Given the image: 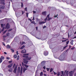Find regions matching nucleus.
Segmentation results:
<instances>
[{
	"label": "nucleus",
	"mask_w": 76,
	"mask_h": 76,
	"mask_svg": "<svg viewBox=\"0 0 76 76\" xmlns=\"http://www.w3.org/2000/svg\"><path fill=\"white\" fill-rule=\"evenodd\" d=\"M4 27L3 29L1 30V32H2V31H4Z\"/></svg>",
	"instance_id": "nucleus-52"
},
{
	"label": "nucleus",
	"mask_w": 76,
	"mask_h": 76,
	"mask_svg": "<svg viewBox=\"0 0 76 76\" xmlns=\"http://www.w3.org/2000/svg\"><path fill=\"white\" fill-rule=\"evenodd\" d=\"M33 13H36V12L35 11H33Z\"/></svg>",
	"instance_id": "nucleus-62"
},
{
	"label": "nucleus",
	"mask_w": 76,
	"mask_h": 76,
	"mask_svg": "<svg viewBox=\"0 0 76 76\" xmlns=\"http://www.w3.org/2000/svg\"><path fill=\"white\" fill-rule=\"evenodd\" d=\"M6 32H7V30H5L3 32V34H5V33Z\"/></svg>",
	"instance_id": "nucleus-47"
},
{
	"label": "nucleus",
	"mask_w": 76,
	"mask_h": 76,
	"mask_svg": "<svg viewBox=\"0 0 76 76\" xmlns=\"http://www.w3.org/2000/svg\"><path fill=\"white\" fill-rule=\"evenodd\" d=\"M3 38H6V37H7V36L6 35H4L3 36Z\"/></svg>",
	"instance_id": "nucleus-51"
},
{
	"label": "nucleus",
	"mask_w": 76,
	"mask_h": 76,
	"mask_svg": "<svg viewBox=\"0 0 76 76\" xmlns=\"http://www.w3.org/2000/svg\"><path fill=\"white\" fill-rule=\"evenodd\" d=\"M48 21H49V20H51V19H53L52 18H50L49 17V18H48Z\"/></svg>",
	"instance_id": "nucleus-27"
},
{
	"label": "nucleus",
	"mask_w": 76,
	"mask_h": 76,
	"mask_svg": "<svg viewBox=\"0 0 76 76\" xmlns=\"http://www.w3.org/2000/svg\"><path fill=\"white\" fill-rule=\"evenodd\" d=\"M23 70V67H21V73H22V71Z\"/></svg>",
	"instance_id": "nucleus-24"
},
{
	"label": "nucleus",
	"mask_w": 76,
	"mask_h": 76,
	"mask_svg": "<svg viewBox=\"0 0 76 76\" xmlns=\"http://www.w3.org/2000/svg\"><path fill=\"white\" fill-rule=\"evenodd\" d=\"M68 72H69V71H65V72H64V74L65 75V76H66V75L67 76H69V74H68Z\"/></svg>",
	"instance_id": "nucleus-9"
},
{
	"label": "nucleus",
	"mask_w": 76,
	"mask_h": 76,
	"mask_svg": "<svg viewBox=\"0 0 76 76\" xmlns=\"http://www.w3.org/2000/svg\"><path fill=\"white\" fill-rule=\"evenodd\" d=\"M2 61H3V60L2 59H1V58H0V63H1L2 62Z\"/></svg>",
	"instance_id": "nucleus-34"
},
{
	"label": "nucleus",
	"mask_w": 76,
	"mask_h": 76,
	"mask_svg": "<svg viewBox=\"0 0 76 76\" xmlns=\"http://www.w3.org/2000/svg\"><path fill=\"white\" fill-rule=\"evenodd\" d=\"M16 54H17V55H18V54H19V53H18V51H17L16 52Z\"/></svg>",
	"instance_id": "nucleus-55"
},
{
	"label": "nucleus",
	"mask_w": 76,
	"mask_h": 76,
	"mask_svg": "<svg viewBox=\"0 0 76 76\" xmlns=\"http://www.w3.org/2000/svg\"><path fill=\"white\" fill-rule=\"evenodd\" d=\"M15 64H14L13 65V66L12 67L13 68H15Z\"/></svg>",
	"instance_id": "nucleus-48"
},
{
	"label": "nucleus",
	"mask_w": 76,
	"mask_h": 76,
	"mask_svg": "<svg viewBox=\"0 0 76 76\" xmlns=\"http://www.w3.org/2000/svg\"><path fill=\"white\" fill-rule=\"evenodd\" d=\"M58 59H59V60H60L61 61L63 60L62 58H61V56H59V57Z\"/></svg>",
	"instance_id": "nucleus-18"
},
{
	"label": "nucleus",
	"mask_w": 76,
	"mask_h": 76,
	"mask_svg": "<svg viewBox=\"0 0 76 76\" xmlns=\"http://www.w3.org/2000/svg\"><path fill=\"white\" fill-rule=\"evenodd\" d=\"M9 23H7L5 29H9L10 28V26L9 25Z\"/></svg>",
	"instance_id": "nucleus-8"
},
{
	"label": "nucleus",
	"mask_w": 76,
	"mask_h": 76,
	"mask_svg": "<svg viewBox=\"0 0 76 76\" xmlns=\"http://www.w3.org/2000/svg\"><path fill=\"white\" fill-rule=\"evenodd\" d=\"M53 68H51L50 69V73H51V72H53Z\"/></svg>",
	"instance_id": "nucleus-21"
},
{
	"label": "nucleus",
	"mask_w": 76,
	"mask_h": 76,
	"mask_svg": "<svg viewBox=\"0 0 76 76\" xmlns=\"http://www.w3.org/2000/svg\"><path fill=\"white\" fill-rule=\"evenodd\" d=\"M23 58H25L23 59V61L24 63L27 64L28 63V60H31V57L28 56H29L28 53L23 54Z\"/></svg>",
	"instance_id": "nucleus-1"
},
{
	"label": "nucleus",
	"mask_w": 76,
	"mask_h": 76,
	"mask_svg": "<svg viewBox=\"0 0 76 76\" xmlns=\"http://www.w3.org/2000/svg\"><path fill=\"white\" fill-rule=\"evenodd\" d=\"M6 59H7V60H9V59H10V58L9 57H7Z\"/></svg>",
	"instance_id": "nucleus-50"
},
{
	"label": "nucleus",
	"mask_w": 76,
	"mask_h": 76,
	"mask_svg": "<svg viewBox=\"0 0 76 76\" xmlns=\"http://www.w3.org/2000/svg\"><path fill=\"white\" fill-rule=\"evenodd\" d=\"M11 52H12V53H14V52H15V50H14L11 49Z\"/></svg>",
	"instance_id": "nucleus-28"
},
{
	"label": "nucleus",
	"mask_w": 76,
	"mask_h": 76,
	"mask_svg": "<svg viewBox=\"0 0 76 76\" xmlns=\"http://www.w3.org/2000/svg\"><path fill=\"white\" fill-rule=\"evenodd\" d=\"M21 53L22 54H24L26 53V50L24 48L23 50H22L21 51Z\"/></svg>",
	"instance_id": "nucleus-7"
},
{
	"label": "nucleus",
	"mask_w": 76,
	"mask_h": 76,
	"mask_svg": "<svg viewBox=\"0 0 76 76\" xmlns=\"http://www.w3.org/2000/svg\"><path fill=\"white\" fill-rule=\"evenodd\" d=\"M74 76H76V73H75L74 74Z\"/></svg>",
	"instance_id": "nucleus-64"
},
{
	"label": "nucleus",
	"mask_w": 76,
	"mask_h": 76,
	"mask_svg": "<svg viewBox=\"0 0 76 76\" xmlns=\"http://www.w3.org/2000/svg\"><path fill=\"white\" fill-rule=\"evenodd\" d=\"M31 23H33V24H34V25H35V21H34L31 22Z\"/></svg>",
	"instance_id": "nucleus-37"
},
{
	"label": "nucleus",
	"mask_w": 76,
	"mask_h": 76,
	"mask_svg": "<svg viewBox=\"0 0 76 76\" xmlns=\"http://www.w3.org/2000/svg\"><path fill=\"white\" fill-rule=\"evenodd\" d=\"M0 4H4L5 5V0H0Z\"/></svg>",
	"instance_id": "nucleus-5"
},
{
	"label": "nucleus",
	"mask_w": 76,
	"mask_h": 76,
	"mask_svg": "<svg viewBox=\"0 0 76 76\" xmlns=\"http://www.w3.org/2000/svg\"><path fill=\"white\" fill-rule=\"evenodd\" d=\"M43 75V72H41L40 73V76H42Z\"/></svg>",
	"instance_id": "nucleus-30"
},
{
	"label": "nucleus",
	"mask_w": 76,
	"mask_h": 76,
	"mask_svg": "<svg viewBox=\"0 0 76 76\" xmlns=\"http://www.w3.org/2000/svg\"><path fill=\"white\" fill-rule=\"evenodd\" d=\"M17 70H18V72H20V67H18V69H17Z\"/></svg>",
	"instance_id": "nucleus-19"
},
{
	"label": "nucleus",
	"mask_w": 76,
	"mask_h": 76,
	"mask_svg": "<svg viewBox=\"0 0 76 76\" xmlns=\"http://www.w3.org/2000/svg\"><path fill=\"white\" fill-rule=\"evenodd\" d=\"M1 58V59H2V60H3L4 58V57L3 56H1V58Z\"/></svg>",
	"instance_id": "nucleus-35"
},
{
	"label": "nucleus",
	"mask_w": 76,
	"mask_h": 76,
	"mask_svg": "<svg viewBox=\"0 0 76 76\" xmlns=\"http://www.w3.org/2000/svg\"><path fill=\"white\" fill-rule=\"evenodd\" d=\"M74 73V72H73L72 71L69 72V76H73Z\"/></svg>",
	"instance_id": "nucleus-4"
},
{
	"label": "nucleus",
	"mask_w": 76,
	"mask_h": 76,
	"mask_svg": "<svg viewBox=\"0 0 76 76\" xmlns=\"http://www.w3.org/2000/svg\"><path fill=\"white\" fill-rule=\"evenodd\" d=\"M8 63L9 64L11 63H12V61H9Z\"/></svg>",
	"instance_id": "nucleus-41"
},
{
	"label": "nucleus",
	"mask_w": 76,
	"mask_h": 76,
	"mask_svg": "<svg viewBox=\"0 0 76 76\" xmlns=\"http://www.w3.org/2000/svg\"><path fill=\"white\" fill-rule=\"evenodd\" d=\"M32 20H35V18H34V16L33 17V19H32Z\"/></svg>",
	"instance_id": "nucleus-60"
},
{
	"label": "nucleus",
	"mask_w": 76,
	"mask_h": 76,
	"mask_svg": "<svg viewBox=\"0 0 76 76\" xmlns=\"http://www.w3.org/2000/svg\"><path fill=\"white\" fill-rule=\"evenodd\" d=\"M6 48L7 49H10V48L11 47H10V46L9 45H7Z\"/></svg>",
	"instance_id": "nucleus-14"
},
{
	"label": "nucleus",
	"mask_w": 76,
	"mask_h": 76,
	"mask_svg": "<svg viewBox=\"0 0 76 76\" xmlns=\"http://www.w3.org/2000/svg\"><path fill=\"white\" fill-rule=\"evenodd\" d=\"M66 42V45H67L69 44V40H68L67 42Z\"/></svg>",
	"instance_id": "nucleus-33"
},
{
	"label": "nucleus",
	"mask_w": 76,
	"mask_h": 76,
	"mask_svg": "<svg viewBox=\"0 0 76 76\" xmlns=\"http://www.w3.org/2000/svg\"><path fill=\"white\" fill-rule=\"evenodd\" d=\"M10 35V33H7L6 34V35H7V37H8V36H9Z\"/></svg>",
	"instance_id": "nucleus-23"
},
{
	"label": "nucleus",
	"mask_w": 76,
	"mask_h": 76,
	"mask_svg": "<svg viewBox=\"0 0 76 76\" xmlns=\"http://www.w3.org/2000/svg\"><path fill=\"white\" fill-rule=\"evenodd\" d=\"M57 16H58V14H57L55 16L54 18H56H56H58V17Z\"/></svg>",
	"instance_id": "nucleus-45"
},
{
	"label": "nucleus",
	"mask_w": 76,
	"mask_h": 76,
	"mask_svg": "<svg viewBox=\"0 0 76 76\" xmlns=\"http://www.w3.org/2000/svg\"><path fill=\"white\" fill-rule=\"evenodd\" d=\"M21 7H23V3L21 2Z\"/></svg>",
	"instance_id": "nucleus-31"
},
{
	"label": "nucleus",
	"mask_w": 76,
	"mask_h": 76,
	"mask_svg": "<svg viewBox=\"0 0 76 76\" xmlns=\"http://www.w3.org/2000/svg\"><path fill=\"white\" fill-rule=\"evenodd\" d=\"M14 57L15 58H17V55H14Z\"/></svg>",
	"instance_id": "nucleus-26"
},
{
	"label": "nucleus",
	"mask_w": 76,
	"mask_h": 76,
	"mask_svg": "<svg viewBox=\"0 0 76 76\" xmlns=\"http://www.w3.org/2000/svg\"><path fill=\"white\" fill-rule=\"evenodd\" d=\"M29 20H30V22H32V20H31V19H30V18H28V19Z\"/></svg>",
	"instance_id": "nucleus-54"
},
{
	"label": "nucleus",
	"mask_w": 76,
	"mask_h": 76,
	"mask_svg": "<svg viewBox=\"0 0 76 76\" xmlns=\"http://www.w3.org/2000/svg\"><path fill=\"white\" fill-rule=\"evenodd\" d=\"M25 48V45H24L22 47H21L20 48V49L21 50H22L24 48Z\"/></svg>",
	"instance_id": "nucleus-17"
},
{
	"label": "nucleus",
	"mask_w": 76,
	"mask_h": 76,
	"mask_svg": "<svg viewBox=\"0 0 76 76\" xmlns=\"http://www.w3.org/2000/svg\"><path fill=\"white\" fill-rule=\"evenodd\" d=\"M24 44H26L25 42L23 41L22 43L21 44V45H23Z\"/></svg>",
	"instance_id": "nucleus-38"
},
{
	"label": "nucleus",
	"mask_w": 76,
	"mask_h": 76,
	"mask_svg": "<svg viewBox=\"0 0 76 76\" xmlns=\"http://www.w3.org/2000/svg\"><path fill=\"white\" fill-rule=\"evenodd\" d=\"M53 72L54 75H57V73L55 72L54 71H53Z\"/></svg>",
	"instance_id": "nucleus-43"
},
{
	"label": "nucleus",
	"mask_w": 76,
	"mask_h": 76,
	"mask_svg": "<svg viewBox=\"0 0 76 76\" xmlns=\"http://www.w3.org/2000/svg\"><path fill=\"white\" fill-rule=\"evenodd\" d=\"M57 75L58 76H59L60 75V73L58 72H57Z\"/></svg>",
	"instance_id": "nucleus-22"
},
{
	"label": "nucleus",
	"mask_w": 76,
	"mask_h": 76,
	"mask_svg": "<svg viewBox=\"0 0 76 76\" xmlns=\"http://www.w3.org/2000/svg\"><path fill=\"white\" fill-rule=\"evenodd\" d=\"M22 65L23 66H25V65H26V64H23V62L22 63Z\"/></svg>",
	"instance_id": "nucleus-40"
},
{
	"label": "nucleus",
	"mask_w": 76,
	"mask_h": 76,
	"mask_svg": "<svg viewBox=\"0 0 76 76\" xmlns=\"http://www.w3.org/2000/svg\"><path fill=\"white\" fill-rule=\"evenodd\" d=\"M12 68H10L8 70V72H12Z\"/></svg>",
	"instance_id": "nucleus-20"
},
{
	"label": "nucleus",
	"mask_w": 76,
	"mask_h": 76,
	"mask_svg": "<svg viewBox=\"0 0 76 76\" xmlns=\"http://www.w3.org/2000/svg\"><path fill=\"white\" fill-rule=\"evenodd\" d=\"M12 30H13L12 29H9L8 30V32H10V31H12Z\"/></svg>",
	"instance_id": "nucleus-36"
},
{
	"label": "nucleus",
	"mask_w": 76,
	"mask_h": 76,
	"mask_svg": "<svg viewBox=\"0 0 76 76\" xmlns=\"http://www.w3.org/2000/svg\"><path fill=\"white\" fill-rule=\"evenodd\" d=\"M24 66L26 67H24L23 68V73H25V71L28 69V67H29V66L27 65H24Z\"/></svg>",
	"instance_id": "nucleus-3"
},
{
	"label": "nucleus",
	"mask_w": 76,
	"mask_h": 76,
	"mask_svg": "<svg viewBox=\"0 0 76 76\" xmlns=\"http://www.w3.org/2000/svg\"><path fill=\"white\" fill-rule=\"evenodd\" d=\"M19 55H18L17 56V60H18L19 59Z\"/></svg>",
	"instance_id": "nucleus-29"
},
{
	"label": "nucleus",
	"mask_w": 76,
	"mask_h": 76,
	"mask_svg": "<svg viewBox=\"0 0 76 76\" xmlns=\"http://www.w3.org/2000/svg\"><path fill=\"white\" fill-rule=\"evenodd\" d=\"M41 64L42 66H44L43 67V69L45 70V61H43L41 63Z\"/></svg>",
	"instance_id": "nucleus-2"
},
{
	"label": "nucleus",
	"mask_w": 76,
	"mask_h": 76,
	"mask_svg": "<svg viewBox=\"0 0 76 76\" xmlns=\"http://www.w3.org/2000/svg\"><path fill=\"white\" fill-rule=\"evenodd\" d=\"M74 48H75L74 47H72L71 48V50H74Z\"/></svg>",
	"instance_id": "nucleus-57"
},
{
	"label": "nucleus",
	"mask_w": 76,
	"mask_h": 76,
	"mask_svg": "<svg viewBox=\"0 0 76 76\" xmlns=\"http://www.w3.org/2000/svg\"><path fill=\"white\" fill-rule=\"evenodd\" d=\"M12 66H13V64H11L8 65L7 67H8V68H10V67H12Z\"/></svg>",
	"instance_id": "nucleus-13"
},
{
	"label": "nucleus",
	"mask_w": 76,
	"mask_h": 76,
	"mask_svg": "<svg viewBox=\"0 0 76 76\" xmlns=\"http://www.w3.org/2000/svg\"><path fill=\"white\" fill-rule=\"evenodd\" d=\"M46 28V27L45 26H44V27H43V28L44 29V28Z\"/></svg>",
	"instance_id": "nucleus-61"
},
{
	"label": "nucleus",
	"mask_w": 76,
	"mask_h": 76,
	"mask_svg": "<svg viewBox=\"0 0 76 76\" xmlns=\"http://www.w3.org/2000/svg\"><path fill=\"white\" fill-rule=\"evenodd\" d=\"M46 22H47L46 21H40L39 22V24L42 25V24H44V23H46Z\"/></svg>",
	"instance_id": "nucleus-11"
},
{
	"label": "nucleus",
	"mask_w": 76,
	"mask_h": 76,
	"mask_svg": "<svg viewBox=\"0 0 76 76\" xmlns=\"http://www.w3.org/2000/svg\"><path fill=\"white\" fill-rule=\"evenodd\" d=\"M2 44L4 46H5V44H4V43L3 42H2Z\"/></svg>",
	"instance_id": "nucleus-56"
},
{
	"label": "nucleus",
	"mask_w": 76,
	"mask_h": 76,
	"mask_svg": "<svg viewBox=\"0 0 76 76\" xmlns=\"http://www.w3.org/2000/svg\"><path fill=\"white\" fill-rule=\"evenodd\" d=\"M4 54H6H6H7V53L6 52H4Z\"/></svg>",
	"instance_id": "nucleus-63"
},
{
	"label": "nucleus",
	"mask_w": 76,
	"mask_h": 76,
	"mask_svg": "<svg viewBox=\"0 0 76 76\" xmlns=\"http://www.w3.org/2000/svg\"><path fill=\"white\" fill-rule=\"evenodd\" d=\"M36 29L37 31H38V27H36Z\"/></svg>",
	"instance_id": "nucleus-59"
},
{
	"label": "nucleus",
	"mask_w": 76,
	"mask_h": 76,
	"mask_svg": "<svg viewBox=\"0 0 76 76\" xmlns=\"http://www.w3.org/2000/svg\"><path fill=\"white\" fill-rule=\"evenodd\" d=\"M24 10L26 11V12H27V7H26L25 8Z\"/></svg>",
	"instance_id": "nucleus-42"
},
{
	"label": "nucleus",
	"mask_w": 76,
	"mask_h": 76,
	"mask_svg": "<svg viewBox=\"0 0 76 76\" xmlns=\"http://www.w3.org/2000/svg\"><path fill=\"white\" fill-rule=\"evenodd\" d=\"M73 42H74V40H72L71 41L70 43L71 45H73Z\"/></svg>",
	"instance_id": "nucleus-16"
},
{
	"label": "nucleus",
	"mask_w": 76,
	"mask_h": 76,
	"mask_svg": "<svg viewBox=\"0 0 76 76\" xmlns=\"http://www.w3.org/2000/svg\"><path fill=\"white\" fill-rule=\"evenodd\" d=\"M49 16H50V14L48 15L47 16V17L48 18H49Z\"/></svg>",
	"instance_id": "nucleus-53"
},
{
	"label": "nucleus",
	"mask_w": 76,
	"mask_h": 76,
	"mask_svg": "<svg viewBox=\"0 0 76 76\" xmlns=\"http://www.w3.org/2000/svg\"><path fill=\"white\" fill-rule=\"evenodd\" d=\"M5 8V6L1 4L0 5V9L1 10L4 9Z\"/></svg>",
	"instance_id": "nucleus-6"
},
{
	"label": "nucleus",
	"mask_w": 76,
	"mask_h": 76,
	"mask_svg": "<svg viewBox=\"0 0 76 76\" xmlns=\"http://www.w3.org/2000/svg\"><path fill=\"white\" fill-rule=\"evenodd\" d=\"M1 28H3V24H1Z\"/></svg>",
	"instance_id": "nucleus-49"
},
{
	"label": "nucleus",
	"mask_w": 76,
	"mask_h": 76,
	"mask_svg": "<svg viewBox=\"0 0 76 76\" xmlns=\"http://www.w3.org/2000/svg\"><path fill=\"white\" fill-rule=\"evenodd\" d=\"M67 40H68V39H66L65 40H62V41L63 42H64L65 41H67Z\"/></svg>",
	"instance_id": "nucleus-44"
},
{
	"label": "nucleus",
	"mask_w": 76,
	"mask_h": 76,
	"mask_svg": "<svg viewBox=\"0 0 76 76\" xmlns=\"http://www.w3.org/2000/svg\"><path fill=\"white\" fill-rule=\"evenodd\" d=\"M43 54L44 56H48V53L47 51H45L44 52Z\"/></svg>",
	"instance_id": "nucleus-10"
},
{
	"label": "nucleus",
	"mask_w": 76,
	"mask_h": 76,
	"mask_svg": "<svg viewBox=\"0 0 76 76\" xmlns=\"http://www.w3.org/2000/svg\"><path fill=\"white\" fill-rule=\"evenodd\" d=\"M76 69H75L72 72H73L74 73V72L76 71Z\"/></svg>",
	"instance_id": "nucleus-58"
},
{
	"label": "nucleus",
	"mask_w": 76,
	"mask_h": 76,
	"mask_svg": "<svg viewBox=\"0 0 76 76\" xmlns=\"http://www.w3.org/2000/svg\"><path fill=\"white\" fill-rule=\"evenodd\" d=\"M46 12L45 11L43 12H42V14L43 15H44V16H46Z\"/></svg>",
	"instance_id": "nucleus-15"
},
{
	"label": "nucleus",
	"mask_w": 76,
	"mask_h": 76,
	"mask_svg": "<svg viewBox=\"0 0 76 76\" xmlns=\"http://www.w3.org/2000/svg\"><path fill=\"white\" fill-rule=\"evenodd\" d=\"M68 47V45H66L65 46H64L63 48V49L65 50V49H66V47Z\"/></svg>",
	"instance_id": "nucleus-25"
},
{
	"label": "nucleus",
	"mask_w": 76,
	"mask_h": 76,
	"mask_svg": "<svg viewBox=\"0 0 76 76\" xmlns=\"http://www.w3.org/2000/svg\"><path fill=\"white\" fill-rule=\"evenodd\" d=\"M16 70H17V66H15L13 71V72L14 73H16Z\"/></svg>",
	"instance_id": "nucleus-12"
},
{
	"label": "nucleus",
	"mask_w": 76,
	"mask_h": 76,
	"mask_svg": "<svg viewBox=\"0 0 76 76\" xmlns=\"http://www.w3.org/2000/svg\"><path fill=\"white\" fill-rule=\"evenodd\" d=\"M28 12L26 13V17L27 18H28Z\"/></svg>",
	"instance_id": "nucleus-39"
},
{
	"label": "nucleus",
	"mask_w": 76,
	"mask_h": 76,
	"mask_svg": "<svg viewBox=\"0 0 76 76\" xmlns=\"http://www.w3.org/2000/svg\"><path fill=\"white\" fill-rule=\"evenodd\" d=\"M44 20L45 21H46V20H48L47 19V17H46L45 19H44Z\"/></svg>",
	"instance_id": "nucleus-32"
},
{
	"label": "nucleus",
	"mask_w": 76,
	"mask_h": 76,
	"mask_svg": "<svg viewBox=\"0 0 76 76\" xmlns=\"http://www.w3.org/2000/svg\"><path fill=\"white\" fill-rule=\"evenodd\" d=\"M46 70L47 71H49V70H50V68H46Z\"/></svg>",
	"instance_id": "nucleus-46"
}]
</instances>
